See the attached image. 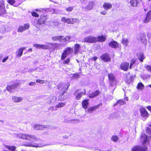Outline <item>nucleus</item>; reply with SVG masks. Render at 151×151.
Returning a JSON list of instances; mask_svg holds the SVG:
<instances>
[{
    "instance_id": "nucleus-1",
    "label": "nucleus",
    "mask_w": 151,
    "mask_h": 151,
    "mask_svg": "<svg viewBox=\"0 0 151 151\" xmlns=\"http://www.w3.org/2000/svg\"><path fill=\"white\" fill-rule=\"evenodd\" d=\"M17 137L23 139L31 141H34V140H38V138L35 136L27 134L19 133L17 134Z\"/></svg>"
},
{
    "instance_id": "nucleus-2",
    "label": "nucleus",
    "mask_w": 151,
    "mask_h": 151,
    "mask_svg": "<svg viewBox=\"0 0 151 151\" xmlns=\"http://www.w3.org/2000/svg\"><path fill=\"white\" fill-rule=\"evenodd\" d=\"M73 49L70 47H68L63 51L61 55V59L64 60L67 57L73 52Z\"/></svg>"
},
{
    "instance_id": "nucleus-3",
    "label": "nucleus",
    "mask_w": 151,
    "mask_h": 151,
    "mask_svg": "<svg viewBox=\"0 0 151 151\" xmlns=\"http://www.w3.org/2000/svg\"><path fill=\"white\" fill-rule=\"evenodd\" d=\"M81 41L89 43H95L97 41V38L94 36H88L81 39Z\"/></svg>"
},
{
    "instance_id": "nucleus-4",
    "label": "nucleus",
    "mask_w": 151,
    "mask_h": 151,
    "mask_svg": "<svg viewBox=\"0 0 151 151\" xmlns=\"http://www.w3.org/2000/svg\"><path fill=\"white\" fill-rule=\"evenodd\" d=\"M70 85V83H60L59 84L57 87L58 89H59L62 92H65V91L68 89Z\"/></svg>"
},
{
    "instance_id": "nucleus-5",
    "label": "nucleus",
    "mask_w": 151,
    "mask_h": 151,
    "mask_svg": "<svg viewBox=\"0 0 151 151\" xmlns=\"http://www.w3.org/2000/svg\"><path fill=\"white\" fill-rule=\"evenodd\" d=\"M108 77L111 86H114L116 84L117 81L113 74L111 73L109 74L108 75Z\"/></svg>"
},
{
    "instance_id": "nucleus-6",
    "label": "nucleus",
    "mask_w": 151,
    "mask_h": 151,
    "mask_svg": "<svg viewBox=\"0 0 151 151\" xmlns=\"http://www.w3.org/2000/svg\"><path fill=\"white\" fill-rule=\"evenodd\" d=\"M95 5L94 2L90 1L87 6L83 7L82 9L83 10L86 11H90L93 8Z\"/></svg>"
},
{
    "instance_id": "nucleus-7",
    "label": "nucleus",
    "mask_w": 151,
    "mask_h": 151,
    "mask_svg": "<svg viewBox=\"0 0 151 151\" xmlns=\"http://www.w3.org/2000/svg\"><path fill=\"white\" fill-rule=\"evenodd\" d=\"M147 147L146 146L144 147L137 146L133 147L132 149V151H147Z\"/></svg>"
},
{
    "instance_id": "nucleus-8",
    "label": "nucleus",
    "mask_w": 151,
    "mask_h": 151,
    "mask_svg": "<svg viewBox=\"0 0 151 151\" xmlns=\"http://www.w3.org/2000/svg\"><path fill=\"white\" fill-rule=\"evenodd\" d=\"M47 19V17L45 16H41L40 18L37 21V24L40 25L44 24L46 22Z\"/></svg>"
},
{
    "instance_id": "nucleus-9",
    "label": "nucleus",
    "mask_w": 151,
    "mask_h": 151,
    "mask_svg": "<svg viewBox=\"0 0 151 151\" xmlns=\"http://www.w3.org/2000/svg\"><path fill=\"white\" fill-rule=\"evenodd\" d=\"M19 83H17L12 85L8 86L6 87V89L10 92H13L16 88L19 85Z\"/></svg>"
},
{
    "instance_id": "nucleus-10",
    "label": "nucleus",
    "mask_w": 151,
    "mask_h": 151,
    "mask_svg": "<svg viewBox=\"0 0 151 151\" xmlns=\"http://www.w3.org/2000/svg\"><path fill=\"white\" fill-rule=\"evenodd\" d=\"M141 139L143 145H146V143L148 142V138L145 133H142L141 136Z\"/></svg>"
},
{
    "instance_id": "nucleus-11",
    "label": "nucleus",
    "mask_w": 151,
    "mask_h": 151,
    "mask_svg": "<svg viewBox=\"0 0 151 151\" xmlns=\"http://www.w3.org/2000/svg\"><path fill=\"white\" fill-rule=\"evenodd\" d=\"M49 127V126L47 125L44 126L40 124H36L35 125L34 127V129L35 130H42L44 129L48 128Z\"/></svg>"
},
{
    "instance_id": "nucleus-12",
    "label": "nucleus",
    "mask_w": 151,
    "mask_h": 151,
    "mask_svg": "<svg viewBox=\"0 0 151 151\" xmlns=\"http://www.w3.org/2000/svg\"><path fill=\"white\" fill-rule=\"evenodd\" d=\"M100 57L101 59L104 61L109 62L111 60L109 55L107 53L104 54Z\"/></svg>"
},
{
    "instance_id": "nucleus-13",
    "label": "nucleus",
    "mask_w": 151,
    "mask_h": 151,
    "mask_svg": "<svg viewBox=\"0 0 151 151\" xmlns=\"http://www.w3.org/2000/svg\"><path fill=\"white\" fill-rule=\"evenodd\" d=\"M140 111L141 116L144 118H145V119H146L148 115L147 111L145 109L143 108L140 109Z\"/></svg>"
},
{
    "instance_id": "nucleus-14",
    "label": "nucleus",
    "mask_w": 151,
    "mask_h": 151,
    "mask_svg": "<svg viewBox=\"0 0 151 151\" xmlns=\"http://www.w3.org/2000/svg\"><path fill=\"white\" fill-rule=\"evenodd\" d=\"M151 21V11H150L147 14L144 20L145 23H147Z\"/></svg>"
},
{
    "instance_id": "nucleus-15",
    "label": "nucleus",
    "mask_w": 151,
    "mask_h": 151,
    "mask_svg": "<svg viewBox=\"0 0 151 151\" xmlns=\"http://www.w3.org/2000/svg\"><path fill=\"white\" fill-rule=\"evenodd\" d=\"M129 63L127 62H123L120 65V68L125 71H127L128 68Z\"/></svg>"
},
{
    "instance_id": "nucleus-16",
    "label": "nucleus",
    "mask_w": 151,
    "mask_h": 151,
    "mask_svg": "<svg viewBox=\"0 0 151 151\" xmlns=\"http://www.w3.org/2000/svg\"><path fill=\"white\" fill-rule=\"evenodd\" d=\"M103 7L105 10H108L109 9H111L112 8V5L111 3L106 2L103 4Z\"/></svg>"
},
{
    "instance_id": "nucleus-17",
    "label": "nucleus",
    "mask_w": 151,
    "mask_h": 151,
    "mask_svg": "<svg viewBox=\"0 0 151 151\" xmlns=\"http://www.w3.org/2000/svg\"><path fill=\"white\" fill-rule=\"evenodd\" d=\"M109 45L110 47L116 49L119 47V44L117 42L115 41L110 42L109 43Z\"/></svg>"
},
{
    "instance_id": "nucleus-18",
    "label": "nucleus",
    "mask_w": 151,
    "mask_h": 151,
    "mask_svg": "<svg viewBox=\"0 0 151 151\" xmlns=\"http://www.w3.org/2000/svg\"><path fill=\"white\" fill-rule=\"evenodd\" d=\"M49 46L50 47V49L52 48L58 50L59 49L60 45L58 43H49Z\"/></svg>"
},
{
    "instance_id": "nucleus-19",
    "label": "nucleus",
    "mask_w": 151,
    "mask_h": 151,
    "mask_svg": "<svg viewBox=\"0 0 151 151\" xmlns=\"http://www.w3.org/2000/svg\"><path fill=\"white\" fill-rule=\"evenodd\" d=\"M29 25L28 24H25L24 26H21L18 28V32H22L24 30L28 29L29 27Z\"/></svg>"
},
{
    "instance_id": "nucleus-20",
    "label": "nucleus",
    "mask_w": 151,
    "mask_h": 151,
    "mask_svg": "<svg viewBox=\"0 0 151 151\" xmlns=\"http://www.w3.org/2000/svg\"><path fill=\"white\" fill-rule=\"evenodd\" d=\"M26 49L25 47H22L19 49L18 51L16 52V57L18 58L20 57L23 53V50Z\"/></svg>"
},
{
    "instance_id": "nucleus-21",
    "label": "nucleus",
    "mask_w": 151,
    "mask_h": 151,
    "mask_svg": "<svg viewBox=\"0 0 151 151\" xmlns=\"http://www.w3.org/2000/svg\"><path fill=\"white\" fill-rule=\"evenodd\" d=\"M23 99L22 97H18L15 96H13L12 98V100L15 103L21 102Z\"/></svg>"
},
{
    "instance_id": "nucleus-22",
    "label": "nucleus",
    "mask_w": 151,
    "mask_h": 151,
    "mask_svg": "<svg viewBox=\"0 0 151 151\" xmlns=\"http://www.w3.org/2000/svg\"><path fill=\"white\" fill-rule=\"evenodd\" d=\"M140 38L142 42L144 45H146L147 43V41L146 39V35L145 33L141 34Z\"/></svg>"
},
{
    "instance_id": "nucleus-23",
    "label": "nucleus",
    "mask_w": 151,
    "mask_h": 151,
    "mask_svg": "<svg viewBox=\"0 0 151 151\" xmlns=\"http://www.w3.org/2000/svg\"><path fill=\"white\" fill-rule=\"evenodd\" d=\"M99 93V91L98 90H96L92 93H90L89 95V97L90 98L95 97L98 95Z\"/></svg>"
},
{
    "instance_id": "nucleus-24",
    "label": "nucleus",
    "mask_w": 151,
    "mask_h": 151,
    "mask_svg": "<svg viewBox=\"0 0 151 151\" xmlns=\"http://www.w3.org/2000/svg\"><path fill=\"white\" fill-rule=\"evenodd\" d=\"M4 4L3 2L0 3V15L4 13L5 12Z\"/></svg>"
},
{
    "instance_id": "nucleus-25",
    "label": "nucleus",
    "mask_w": 151,
    "mask_h": 151,
    "mask_svg": "<svg viewBox=\"0 0 151 151\" xmlns=\"http://www.w3.org/2000/svg\"><path fill=\"white\" fill-rule=\"evenodd\" d=\"M49 101H48L49 104H53L56 101V97L54 96H50L49 98Z\"/></svg>"
},
{
    "instance_id": "nucleus-26",
    "label": "nucleus",
    "mask_w": 151,
    "mask_h": 151,
    "mask_svg": "<svg viewBox=\"0 0 151 151\" xmlns=\"http://www.w3.org/2000/svg\"><path fill=\"white\" fill-rule=\"evenodd\" d=\"M62 22L66 23L68 24H71L73 23L72 21H71V19H67L65 17H63L61 18Z\"/></svg>"
},
{
    "instance_id": "nucleus-27",
    "label": "nucleus",
    "mask_w": 151,
    "mask_h": 151,
    "mask_svg": "<svg viewBox=\"0 0 151 151\" xmlns=\"http://www.w3.org/2000/svg\"><path fill=\"white\" fill-rule=\"evenodd\" d=\"M80 45L78 44H76L74 46V53L76 54L78 53L79 50Z\"/></svg>"
},
{
    "instance_id": "nucleus-28",
    "label": "nucleus",
    "mask_w": 151,
    "mask_h": 151,
    "mask_svg": "<svg viewBox=\"0 0 151 151\" xmlns=\"http://www.w3.org/2000/svg\"><path fill=\"white\" fill-rule=\"evenodd\" d=\"M134 77V76H130L129 77H127L126 79V81L127 83H129L133 81Z\"/></svg>"
},
{
    "instance_id": "nucleus-29",
    "label": "nucleus",
    "mask_w": 151,
    "mask_h": 151,
    "mask_svg": "<svg viewBox=\"0 0 151 151\" xmlns=\"http://www.w3.org/2000/svg\"><path fill=\"white\" fill-rule=\"evenodd\" d=\"M62 36H58L52 37L51 38L52 40L54 41H57L61 40L63 37Z\"/></svg>"
},
{
    "instance_id": "nucleus-30",
    "label": "nucleus",
    "mask_w": 151,
    "mask_h": 151,
    "mask_svg": "<svg viewBox=\"0 0 151 151\" xmlns=\"http://www.w3.org/2000/svg\"><path fill=\"white\" fill-rule=\"evenodd\" d=\"M130 3L132 6L136 7L137 5L138 2L137 0H131L130 2Z\"/></svg>"
},
{
    "instance_id": "nucleus-31",
    "label": "nucleus",
    "mask_w": 151,
    "mask_h": 151,
    "mask_svg": "<svg viewBox=\"0 0 151 151\" xmlns=\"http://www.w3.org/2000/svg\"><path fill=\"white\" fill-rule=\"evenodd\" d=\"M100 105H101L100 104H99L93 107H91L88 108V112H90V111H92L96 109H97L99 107Z\"/></svg>"
},
{
    "instance_id": "nucleus-32",
    "label": "nucleus",
    "mask_w": 151,
    "mask_h": 151,
    "mask_svg": "<svg viewBox=\"0 0 151 151\" xmlns=\"http://www.w3.org/2000/svg\"><path fill=\"white\" fill-rule=\"evenodd\" d=\"M22 145H23L27 147H37V146L35 145H34L31 143L29 142H24Z\"/></svg>"
},
{
    "instance_id": "nucleus-33",
    "label": "nucleus",
    "mask_w": 151,
    "mask_h": 151,
    "mask_svg": "<svg viewBox=\"0 0 151 151\" xmlns=\"http://www.w3.org/2000/svg\"><path fill=\"white\" fill-rule=\"evenodd\" d=\"M97 41L103 42L106 40V38L103 36H98L97 37Z\"/></svg>"
},
{
    "instance_id": "nucleus-34",
    "label": "nucleus",
    "mask_w": 151,
    "mask_h": 151,
    "mask_svg": "<svg viewBox=\"0 0 151 151\" xmlns=\"http://www.w3.org/2000/svg\"><path fill=\"white\" fill-rule=\"evenodd\" d=\"M85 90L84 89V92L83 93V92H81L80 93H78L76 95V98L77 100H79L80 99L82 95L83 94L85 95Z\"/></svg>"
},
{
    "instance_id": "nucleus-35",
    "label": "nucleus",
    "mask_w": 151,
    "mask_h": 151,
    "mask_svg": "<svg viewBox=\"0 0 151 151\" xmlns=\"http://www.w3.org/2000/svg\"><path fill=\"white\" fill-rule=\"evenodd\" d=\"M138 57L139 60L141 62H143V60L144 59L143 54L142 53H139L138 54Z\"/></svg>"
},
{
    "instance_id": "nucleus-36",
    "label": "nucleus",
    "mask_w": 151,
    "mask_h": 151,
    "mask_svg": "<svg viewBox=\"0 0 151 151\" xmlns=\"http://www.w3.org/2000/svg\"><path fill=\"white\" fill-rule=\"evenodd\" d=\"M88 102V101L86 100H84L82 102V107L85 109H87V108Z\"/></svg>"
},
{
    "instance_id": "nucleus-37",
    "label": "nucleus",
    "mask_w": 151,
    "mask_h": 151,
    "mask_svg": "<svg viewBox=\"0 0 151 151\" xmlns=\"http://www.w3.org/2000/svg\"><path fill=\"white\" fill-rule=\"evenodd\" d=\"M65 93L63 92V93L60 94L59 95L58 99L59 100L61 101L65 99L67 97L66 96H65L64 93Z\"/></svg>"
},
{
    "instance_id": "nucleus-38",
    "label": "nucleus",
    "mask_w": 151,
    "mask_h": 151,
    "mask_svg": "<svg viewBox=\"0 0 151 151\" xmlns=\"http://www.w3.org/2000/svg\"><path fill=\"white\" fill-rule=\"evenodd\" d=\"M41 49H50V47L49 46V43H48L47 45H41Z\"/></svg>"
},
{
    "instance_id": "nucleus-39",
    "label": "nucleus",
    "mask_w": 151,
    "mask_h": 151,
    "mask_svg": "<svg viewBox=\"0 0 151 151\" xmlns=\"http://www.w3.org/2000/svg\"><path fill=\"white\" fill-rule=\"evenodd\" d=\"M144 87V85L141 83H139L137 85V89H140L142 90L143 89Z\"/></svg>"
},
{
    "instance_id": "nucleus-40",
    "label": "nucleus",
    "mask_w": 151,
    "mask_h": 151,
    "mask_svg": "<svg viewBox=\"0 0 151 151\" xmlns=\"http://www.w3.org/2000/svg\"><path fill=\"white\" fill-rule=\"evenodd\" d=\"M126 104V102L124 101L123 100L121 99L118 100L116 104H115L114 106L116 105L117 104H119L120 105H123Z\"/></svg>"
},
{
    "instance_id": "nucleus-41",
    "label": "nucleus",
    "mask_w": 151,
    "mask_h": 151,
    "mask_svg": "<svg viewBox=\"0 0 151 151\" xmlns=\"http://www.w3.org/2000/svg\"><path fill=\"white\" fill-rule=\"evenodd\" d=\"M5 147L6 148L10 150H14L16 148V147L15 146H10L7 145H5Z\"/></svg>"
},
{
    "instance_id": "nucleus-42",
    "label": "nucleus",
    "mask_w": 151,
    "mask_h": 151,
    "mask_svg": "<svg viewBox=\"0 0 151 151\" xmlns=\"http://www.w3.org/2000/svg\"><path fill=\"white\" fill-rule=\"evenodd\" d=\"M119 139L118 137L116 135H113L111 137V140L115 142H117Z\"/></svg>"
},
{
    "instance_id": "nucleus-43",
    "label": "nucleus",
    "mask_w": 151,
    "mask_h": 151,
    "mask_svg": "<svg viewBox=\"0 0 151 151\" xmlns=\"http://www.w3.org/2000/svg\"><path fill=\"white\" fill-rule=\"evenodd\" d=\"M65 105V103L62 102L59 103L56 105L55 107L61 108L64 106Z\"/></svg>"
},
{
    "instance_id": "nucleus-44",
    "label": "nucleus",
    "mask_w": 151,
    "mask_h": 151,
    "mask_svg": "<svg viewBox=\"0 0 151 151\" xmlns=\"http://www.w3.org/2000/svg\"><path fill=\"white\" fill-rule=\"evenodd\" d=\"M128 43V41L127 39L124 38L122 40V43L125 46H127Z\"/></svg>"
},
{
    "instance_id": "nucleus-45",
    "label": "nucleus",
    "mask_w": 151,
    "mask_h": 151,
    "mask_svg": "<svg viewBox=\"0 0 151 151\" xmlns=\"http://www.w3.org/2000/svg\"><path fill=\"white\" fill-rule=\"evenodd\" d=\"M119 116V115L116 113H113L111 114L110 116V117L111 118H116Z\"/></svg>"
},
{
    "instance_id": "nucleus-46",
    "label": "nucleus",
    "mask_w": 151,
    "mask_h": 151,
    "mask_svg": "<svg viewBox=\"0 0 151 151\" xmlns=\"http://www.w3.org/2000/svg\"><path fill=\"white\" fill-rule=\"evenodd\" d=\"M80 77V75L78 74H75L72 76V79H76Z\"/></svg>"
},
{
    "instance_id": "nucleus-47",
    "label": "nucleus",
    "mask_w": 151,
    "mask_h": 151,
    "mask_svg": "<svg viewBox=\"0 0 151 151\" xmlns=\"http://www.w3.org/2000/svg\"><path fill=\"white\" fill-rule=\"evenodd\" d=\"M71 21H72L73 22V23H71V24H73L74 23L78 22H79V20L78 19L76 18L71 19Z\"/></svg>"
},
{
    "instance_id": "nucleus-48",
    "label": "nucleus",
    "mask_w": 151,
    "mask_h": 151,
    "mask_svg": "<svg viewBox=\"0 0 151 151\" xmlns=\"http://www.w3.org/2000/svg\"><path fill=\"white\" fill-rule=\"evenodd\" d=\"M15 1L14 0H8V2L10 4L14 6H16L14 5Z\"/></svg>"
},
{
    "instance_id": "nucleus-49",
    "label": "nucleus",
    "mask_w": 151,
    "mask_h": 151,
    "mask_svg": "<svg viewBox=\"0 0 151 151\" xmlns=\"http://www.w3.org/2000/svg\"><path fill=\"white\" fill-rule=\"evenodd\" d=\"M73 9V6H70L67 7L66 9V10L68 12H70L72 11Z\"/></svg>"
},
{
    "instance_id": "nucleus-50",
    "label": "nucleus",
    "mask_w": 151,
    "mask_h": 151,
    "mask_svg": "<svg viewBox=\"0 0 151 151\" xmlns=\"http://www.w3.org/2000/svg\"><path fill=\"white\" fill-rule=\"evenodd\" d=\"M70 61V60L69 58H67L63 62V64H68Z\"/></svg>"
},
{
    "instance_id": "nucleus-51",
    "label": "nucleus",
    "mask_w": 151,
    "mask_h": 151,
    "mask_svg": "<svg viewBox=\"0 0 151 151\" xmlns=\"http://www.w3.org/2000/svg\"><path fill=\"white\" fill-rule=\"evenodd\" d=\"M145 67L149 71L151 72V66L146 65H145Z\"/></svg>"
},
{
    "instance_id": "nucleus-52",
    "label": "nucleus",
    "mask_w": 151,
    "mask_h": 151,
    "mask_svg": "<svg viewBox=\"0 0 151 151\" xmlns=\"http://www.w3.org/2000/svg\"><path fill=\"white\" fill-rule=\"evenodd\" d=\"M31 14L33 17H39V15L36 12H32Z\"/></svg>"
},
{
    "instance_id": "nucleus-53",
    "label": "nucleus",
    "mask_w": 151,
    "mask_h": 151,
    "mask_svg": "<svg viewBox=\"0 0 151 151\" xmlns=\"http://www.w3.org/2000/svg\"><path fill=\"white\" fill-rule=\"evenodd\" d=\"M135 61L134 60H132L130 63L129 68L131 69L132 66L135 63Z\"/></svg>"
},
{
    "instance_id": "nucleus-54",
    "label": "nucleus",
    "mask_w": 151,
    "mask_h": 151,
    "mask_svg": "<svg viewBox=\"0 0 151 151\" xmlns=\"http://www.w3.org/2000/svg\"><path fill=\"white\" fill-rule=\"evenodd\" d=\"M33 46L36 48L41 49V45L39 44H35L33 45Z\"/></svg>"
},
{
    "instance_id": "nucleus-55",
    "label": "nucleus",
    "mask_w": 151,
    "mask_h": 151,
    "mask_svg": "<svg viewBox=\"0 0 151 151\" xmlns=\"http://www.w3.org/2000/svg\"><path fill=\"white\" fill-rule=\"evenodd\" d=\"M36 82L37 83H39L41 84L43 83L44 82V80L40 79H37L36 80Z\"/></svg>"
},
{
    "instance_id": "nucleus-56",
    "label": "nucleus",
    "mask_w": 151,
    "mask_h": 151,
    "mask_svg": "<svg viewBox=\"0 0 151 151\" xmlns=\"http://www.w3.org/2000/svg\"><path fill=\"white\" fill-rule=\"evenodd\" d=\"M6 28L4 27H2L1 28L0 32L1 33H4L5 31Z\"/></svg>"
},
{
    "instance_id": "nucleus-57",
    "label": "nucleus",
    "mask_w": 151,
    "mask_h": 151,
    "mask_svg": "<svg viewBox=\"0 0 151 151\" xmlns=\"http://www.w3.org/2000/svg\"><path fill=\"white\" fill-rule=\"evenodd\" d=\"M147 133H148L150 135V137H151V129L148 128L147 131Z\"/></svg>"
},
{
    "instance_id": "nucleus-58",
    "label": "nucleus",
    "mask_w": 151,
    "mask_h": 151,
    "mask_svg": "<svg viewBox=\"0 0 151 151\" xmlns=\"http://www.w3.org/2000/svg\"><path fill=\"white\" fill-rule=\"evenodd\" d=\"M9 58V57L8 56H7L6 57L4 58L2 60V62L3 63H4L5 62L6 60L8 59Z\"/></svg>"
},
{
    "instance_id": "nucleus-59",
    "label": "nucleus",
    "mask_w": 151,
    "mask_h": 151,
    "mask_svg": "<svg viewBox=\"0 0 151 151\" xmlns=\"http://www.w3.org/2000/svg\"><path fill=\"white\" fill-rule=\"evenodd\" d=\"M53 23V24L55 26H58L59 25V22L57 21H54L52 22Z\"/></svg>"
},
{
    "instance_id": "nucleus-60",
    "label": "nucleus",
    "mask_w": 151,
    "mask_h": 151,
    "mask_svg": "<svg viewBox=\"0 0 151 151\" xmlns=\"http://www.w3.org/2000/svg\"><path fill=\"white\" fill-rule=\"evenodd\" d=\"M36 83L35 82H31L29 83V85L30 86H34L36 85Z\"/></svg>"
},
{
    "instance_id": "nucleus-61",
    "label": "nucleus",
    "mask_w": 151,
    "mask_h": 151,
    "mask_svg": "<svg viewBox=\"0 0 151 151\" xmlns=\"http://www.w3.org/2000/svg\"><path fill=\"white\" fill-rule=\"evenodd\" d=\"M106 13L107 12L105 11H103L101 12V14L103 15H106Z\"/></svg>"
},
{
    "instance_id": "nucleus-62",
    "label": "nucleus",
    "mask_w": 151,
    "mask_h": 151,
    "mask_svg": "<svg viewBox=\"0 0 151 151\" xmlns=\"http://www.w3.org/2000/svg\"><path fill=\"white\" fill-rule=\"evenodd\" d=\"M65 38L67 41L68 42L69 41L71 37L70 36H68L66 37Z\"/></svg>"
},
{
    "instance_id": "nucleus-63",
    "label": "nucleus",
    "mask_w": 151,
    "mask_h": 151,
    "mask_svg": "<svg viewBox=\"0 0 151 151\" xmlns=\"http://www.w3.org/2000/svg\"><path fill=\"white\" fill-rule=\"evenodd\" d=\"M61 40V41H63V42H68L67 41V40L66 39L65 37V38H63V39L62 38Z\"/></svg>"
},
{
    "instance_id": "nucleus-64",
    "label": "nucleus",
    "mask_w": 151,
    "mask_h": 151,
    "mask_svg": "<svg viewBox=\"0 0 151 151\" xmlns=\"http://www.w3.org/2000/svg\"><path fill=\"white\" fill-rule=\"evenodd\" d=\"M61 40V41H63V42H68L67 41V40L66 39L65 37V38H63V39L62 38Z\"/></svg>"
}]
</instances>
